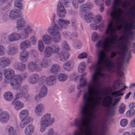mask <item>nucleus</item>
I'll list each match as a JSON object with an SVG mask.
<instances>
[{"mask_svg":"<svg viewBox=\"0 0 135 135\" xmlns=\"http://www.w3.org/2000/svg\"><path fill=\"white\" fill-rule=\"evenodd\" d=\"M109 24L105 32L107 36L109 37L105 38L103 41H99L97 43L98 47L102 46L107 51H110L114 46L115 41H121L118 47V50L117 52H112L110 55V59L114 57L117 54L116 58L112 61L106 57L105 51H100L99 53L97 63L89 67L91 70L93 69L95 72L93 74L92 81L88 84V91L85 93L83 96V101L84 104H81L80 108H98L97 106L100 105V101L102 98L100 95L102 91L100 90L98 85L100 82V78L104 79L107 78V75L103 73L105 69L108 71H114L118 70L121 66V64L126 55L131 56V42L132 40L128 36L124 34L118 39L117 35L115 34L119 30L117 29L114 32V30L111 32L109 29Z\"/></svg>","mask_w":135,"mask_h":135,"instance_id":"f257e3e1","label":"nucleus"},{"mask_svg":"<svg viewBox=\"0 0 135 135\" xmlns=\"http://www.w3.org/2000/svg\"><path fill=\"white\" fill-rule=\"evenodd\" d=\"M57 22L58 24L55 23L53 26L49 27L47 29L48 33L54 36L53 42L56 44L59 43L61 39V35L58 30H62L63 28L66 29L67 25L70 23L68 20L61 18L59 19Z\"/></svg>","mask_w":135,"mask_h":135,"instance_id":"f03ea898","label":"nucleus"},{"mask_svg":"<svg viewBox=\"0 0 135 135\" xmlns=\"http://www.w3.org/2000/svg\"><path fill=\"white\" fill-rule=\"evenodd\" d=\"M4 73V76L7 79H12L10 84L12 89H17L20 87L22 81V79L21 75H14V71L10 68L6 69Z\"/></svg>","mask_w":135,"mask_h":135,"instance_id":"7ed1b4c3","label":"nucleus"},{"mask_svg":"<svg viewBox=\"0 0 135 135\" xmlns=\"http://www.w3.org/2000/svg\"><path fill=\"white\" fill-rule=\"evenodd\" d=\"M54 121V118L51 117L50 113H46L41 118L39 122L40 132L42 133L44 132L46 128L51 126Z\"/></svg>","mask_w":135,"mask_h":135,"instance_id":"20e7f679","label":"nucleus"},{"mask_svg":"<svg viewBox=\"0 0 135 135\" xmlns=\"http://www.w3.org/2000/svg\"><path fill=\"white\" fill-rule=\"evenodd\" d=\"M112 98L107 96L103 98L102 102L103 107L108 108V113L111 115H112L114 112V106L116 104V103H112Z\"/></svg>","mask_w":135,"mask_h":135,"instance_id":"39448f33","label":"nucleus"},{"mask_svg":"<svg viewBox=\"0 0 135 135\" xmlns=\"http://www.w3.org/2000/svg\"><path fill=\"white\" fill-rule=\"evenodd\" d=\"M131 2L128 0H114L112 6L113 11L110 15L112 17L117 12L118 9L120 6L125 9L127 8L130 5Z\"/></svg>","mask_w":135,"mask_h":135,"instance_id":"423d86ee","label":"nucleus"},{"mask_svg":"<svg viewBox=\"0 0 135 135\" xmlns=\"http://www.w3.org/2000/svg\"><path fill=\"white\" fill-rule=\"evenodd\" d=\"M75 129L73 135H93V132L91 128H78Z\"/></svg>","mask_w":135,"mask_h":135,"instance_id":"0eeeda50","label":"nucleus"},{"mask_svg":"<svg viewBox=\"0 0 135 135\" xmlns=\"http://www.w3.org/2000/svg\"><path fill=\"white\" fill-rule=\"evenodd\" d=\"M18 50V47L16 44H9L7 47V53L9 55L13 56L17 52Z\"/></svg>","mask_w":135,"mask_h":135,"instance_id":"6e6552de","label":"nucleus"},{"mask_svg":"<svg viewBox=\"0 0 135 135\" xmlns=\"http://www.w3.org/2000/svg\"><path fill=\"white\" fill-rule=\"evenodd\" d=\"M45 106L44 104L40 103L36 106L35 109V113L38 117H40L43 114V112L45 110Z\"/></svg>","mask_w":135,"mask_h":135,"instance_id":"1a4fd4ad","label":"nucleus"},{"mask_svg":"<svg viewBox=\"0 0 135 135\" xmlns=\"http://www.w3.org/2000/svg\"><path fill=\"white\" fill-rule=\"evenodd\" d=\"M29 33L35 34V32L31 25H27L25 28L21 32V35L25 38H27L28 36Z\"/></svg>","mask_w":135,"mask_h":135,"instance_id":"9d476101","label":"nucleus"},{"mask_svg":"<svg viewBox=\"0 0 135 135\" xmlns=\"http://www.w3.org/2000/svg\"><path fill=\"white\" fill-rule=\"evenodd\" d=\"M38 65V64L36 62L31 61L27 65V69L29 71L31 72L40 71L41 69L39 68Z\"/></svg>","mask_w":135,"mask_h":135,"instance_id":"9b49d317","label":"nucleus"},{"mask_svg":"<svg viewBox=\"0 0 135 135\" xmlns=\"http://www.w3.org/2000/svg\"><path fill=\"white\" fill-rule=\"evenodd\" d=\"M21 15V11L19 9H12L9 12V18L12 20L18 18Z\"/></svg>","mask_w":135,"mask_h":135,"instance_id":"f8f14e48","label":"nucleus"},{"mask_svg":"<svg viewBox=\"0 0 135 135\" xmlns=\"http://www.w3.org/2000/svg\"><path fill=\"white\" fill-rule=\"evenodd\" d=\"M10 115L9 113L6 111L2 112L0 113V122L2 124L7 123L9 120Z\"/></svg>","mask_w":135,"mask_h":135,"instance_id":"ddd939ff","label":"nucleus"},{"mask_svg":"<svg viewBox=\"0 0 135 135\" xmlns=\"http://www.w3.org/2000/svg\"><path fill=\"white\" fill-rule=\"evenodd\" d=\"M40 79L39 75L37 73H33L28 78V82L30 84L34 85L37 83Z\"/></svg>","mask_w":135,"mask_h":135,"instance_id":"4468645a","label":"nucleus"},{"mask_svg":"<svg viewBox=\"0 0 135 135\" xmlns=\"http://www.w3.org/2000/svg\"><path fill=\"white\" fill-rule=\"evenodd\" d=\"M57 15L61 18H64L67 12L64 6L57 5L56 10Z\"/></svg>","mask_w":135,"mask_h":135,"instance_id":"2eb2a0df","label":"nucleus"},{"mask_svg":"<svg viewBox=\"0 0 135 135\" xmlns=\"http://www.w3.org/2000/svg\"><path fill=\"white\" fill-rule=\"evenodd\" d=\"M11 63V60L9 58L6 57L0 58V67L5 68L9 66Z\"/></svg>","mask_w":135,"mask_h":135,"instance_id":"dca6fc26","label":"nucleus"},{"mask_svg":"<svg viewBox=\"0 0 135 135\" xmlns=\"http://www.w3.org/2000/svg\"><path fill=\"white\" fill-rule=\"evenodd\" d=\"M28 52L25 50H23L21 51L19 55L20 60L23 62H26L28 60Z\"/></svg>","mask_w":135,"mask_h":135,"instance_id":"f3484780","label":"nucleus"},{"mask_svg":"<svg viewBox=\"0 0 135 135\" xmlns=\"http://www.w3.org/2000/svg\"><path fill=\"white\" fill-rule=\"evenodd\" d=\"M31 42L29 40H27L22 42L20 43L19 47L21 50H24L27 48L31 47Z\"/></svg>","mask_w":135,"mask_h":135,"instance_id":"a211bd4d","label":"nucleus"},{"mask_svg":"<svg viewBox=\"0 0 135 135\" xmlns=\"http://www.w3.org/2000/svg\"><path fill=\"white\" fill-rule=\"evenodd\" d=\"M74 62L73 60H71L64 64L63 66L64 70L68 71L71 70L74 66Z\"/></svg>","mask_w":135,"mask_h":135,"instance_id":"6ab92c4d","label":"nucleus"},{"mask_svg":"<svg viewBox=\"0 0 135 135\" xmlns=\"http://www.w3.org/2000/svg\"><path fill=\"white\" fill-rule=\"evenodd\" d=\"M13 66L15 69L20 71H24L26 68V65L21 62H16Z\"/></svg>","mask_w":135,"mask_h":135,"instance_id":"aec40b11","label":"nucleus"},{"mask_svg":"<svg viewBox=\"0 0 135 135\" xmlns=\"http://www.w3.org/2000/svg\"><path fill=\"white\" fill-rule=\"evenodd\" d=\"M9 41H18L21 38V34L18 33L14 32L10 34L8 36Z\"/></svg>","mask_w":135,"mask_h":135,"instance_id":"412c9836","label":"nucleus"},{"mask_svg":"<svg viewBox=\"0 0 135 135\" xmlns=\"http://www.w3.org/2000/svg\"><path fill=\"white\" fill-rule=\"evenodd\" d=\"M46 81L47 85L52 86L56 83V78L54 75H51L46 78Z\"/></svg>","mask_w":135,"mask_h":135,"instance_id":"4be33fe9","label":"nucleus"},{"mask_svg":"<svg viewBox=\"0 0 135 135\" xmlns=\"http://www.w3.org/2000/svg\"><path fill=\"white\" fill-rule=\"evenodd\" d=\"M25 25L24 20L21 18L18 20L17 21L16 27L18 30H21L25 27Z\"/></svg>","mask_w":135,"mask_h":135,"instance_id":"5701e85b","label":"nucleus"},{"mask_svg":"<svg viewBox=\"0 0 135 135\" xmlns=\"http://www.w3.org/2000/svg\"><path fill=\"white\" fill-rule=\"evenodd\" d=\"M42 42L46 45L51 44L52 41L51 37L48 34H45L43 35L42 37Z\"/></svg>","mask_w":135,"mask_h":135,"instance_id":"b1692460","label":"nucleus"},{"mask_svg":"<svg viewBox=\"0 0 135 135\" xmlns=\"http://www.w3.org/2000/svg\"><path fill=\"white\" fill-rule=\"evenodd\" d=\"M124 83L122 80L120 79H118L113 83L112 87L114 89H118L122 87Z\"/></svg>","mask_w":135,"mask_h":135,"instance_id":"393cba45","label":"nucleus"},{"mask_svg":"<svg viewBox=\"0 0 135 135\" xmlns=\"http://www.w3.org/2000/svg\"><path fill=\"white\" fill-rule=\"evenodd\" d=\"M127 88V87L126 85H124L119 90L112 92V94L116 97L122 96L124 93L123 91L125 90Z\"/></svg>","mask_w":135,"mask_h":135,"instance_id":"a878e982","label":"nucleus"},{"mask_svg":"<svg viewBox=\"0 0 135 135\" xmlns=\"http://www.w3.org/2000/svg\"><path fill=\"white\" fill-rule=\"evenodd\" d=\"M60 69V66L58 64H55L52 65L50 69V72L53 74H57L59 72Z\"/></svg>","mask_w":135,"mask_h":135,"instance_id":"bb28decb","label":"nucleus"},{"mask_svg":"<svg viewBox=\"0 0 135 135\" xmlns=\"http://www.w3.org/2000/svg\"><path fill=\"white\" fill-rule=\"evenodd\" d=\"M48 92V89L47 87L44 85L41 88L39 93V95L40 98H44L47 94Z\"/></svg>","mask_w":135,"mask_h":135,"instance_id":"cd10ccee","label":"nucleus"},{"mask_svg":"<svg viewBox=\"0 0 135 135\" xmlns=\"http://www.w3.org/2000/svg\"><path fill=\"white\" fill-rule=\"evenodd\" d=\"M69 54L67 52H62L59 54L58 56L60 60L62 62L65 61L69 58Z\"/></svg>","mask_w":135,"mask_h":135,"instance_id":"c85d7f7f","label":"nucleus"},{"mask_svg":"<svg viewBox=\"0 0 135 135\" xmlns=\"http://www.w3.org/2000/svg\"><path fill=\"white\" fill-rule=\"evenodd\" d=\"M44 55L46 57H49L52 55V47L49 46L46 47L44 52Z\"/></svg>","mask_w":135,"mask_h":135,"instance_id":"c756f323","label":"nucleus"},{"mask_svg":"<svg viewBox=\"0 0 135 135\" xmlns=\"http://www.w3.org/2000/svg\"><path fill=\"white\" fill-rule=\"evenodd\" d=\"M29 113L27 109H24L21 110L19 113L20 119H26L31 118L28 117Z\"/></svg>","mask_w":135,"mask_h":135,"instance_id":"7c9ffc66","label":"nucleus"},{"mask_svg":"<svg viewBox=\"0 0 135 135\" xmlns=\"http://www.w3.org/2000/svg\"><path fill=\"white\" fill-rule=\"evenodd\" d=\"M34 126L30 124L27 126L25 130V133L26 135H30L32 134L34 131Z\"/></svg>","mask_w":135,"mask_h":135,"instance_id":"2f4dec72","label":"nucleus"},{"mask_svg":"<svg viewBox=\"0 0 135 135\" xmlns=\"http://www.w3.org/2000/svg\"><path fill=\"white\" fill-rule=\"evenodd\" d=\"M84 18L86 22L88 23L91 22L93 19V14L91 13L87 12L84 14Z\"/></svg>","mask_w":135,"mask_h":135,"instance_id":"473e14b6","label":"nucleus"},{"mask_svg":"<svg viewBox=\"0 0 135 135\" xmlns=\"http://www.w3.org/2000/svg\"><path fill=\"white\" fill-rule=\"evenodd\" d=\"M31 118L26 119H20L21 122L20 123V126L21 128H23L29 123L31 120Z\"/></svg>","mask_w":135,"mask_h":135,"instance_id":"72a5a7b5","label":"nucleus"},{"mask_svg":"<svg viewBox=\"0 0 135 135\" xmlns=\"http://www.w3.org/2000/svg\"><path fill=\"white\" fill-rule=\"evenodd\" d=\"M71 4L70 0H61V1L59 2L57 5L67 8L70 7Z\"/></svg>","mask_w":135,"mask_h":135,"instance_id":"f704fd0d","label":"nucleus"},{"mask_svg":"<svg viewBox=\"0 0 135 135\" xmlns=\"http://www.w3.org/2000/svg\"><path fill=\"white\" fill-rule=\"evenodd\" d=\"M24 106V104L20 101H17L15 102L14 108L17 110H20L23 108Z\"/></svg>","mask_w":135,"mask_h":135,"instance_id":"c9c22d12","label":"nucleus"},{"mask_svg":"<svg viewBox=\"0 0 135 135\" xmlns=\"http://www.w3.org/2000/svg\"><path fill=\"white\" fill-rule=\"evenodd\" d=\"M4 96L6 100L8 101H11L13 98V94L10 91H7L4 93Z\"/></svg>","mask_w":135,"mask_h":135,"instance_id":"e433bc0d","label":"nucleus"},{"mask_svg":"<svg viewBox=\"0 0 135 135\" xmlns=\"http://www.w3.org/2000/svg\"><path fill=\"white\" fill-rule=\"evenodd\" d=\"M86 64L84 62H81L79 64L78 68L79 72L80 73L84 71L86 69Z\"/></svg>","mask_w":135,"mask_h":135,"instance_id":"4c0bfd02","label":"nucleus"},{"mask_svg":"<svg viewBox=\"0 0 135 135\" xmlns=\"http://www.w3.org/2000/svg\"><path fill=\"white\" fill-rule=\"evenodd\" d=\"M68 78V76L65 74L63 73L59 74L58 76V79L61 82L65 81Z\"/></svg>","mask_w":135,"mask_h":135,"instance_id":"58836bf2","label":"nucleus"},{"mask_svg":"<svg viewBox=\"0 0 135 135\" xmlns=\"http://www.w3.org/2000/svg\"><path fill=\"white\" fill-rule=\"evenodd\" d=\"M14 3L15 7L20 9H22L23 2L22 0H16Z\"/></svg>","mask_w":135,"mask_h":135,"instance_id":"ea45409f","label":"nucleus"},{"mask_svg":"<svg viewBox=\"0 0 135 135\" xmlns=\"http://www.w3.org/2000/svg\"><path fill=\"white\" fill-rule=\"evenodd\" d=\"M71 1L73 7L76 9L78 8V7L77 3L81 4L84 2V0H71Z\"/></svg>","mask_w":135,"mask_h":135,"instance_id":"a19ab883","label":"nucleus"},{"mask_svg":"<svg viewBox=\"0 0 135 135\" xmlns=\"http://www.w3.org/2000/svg\"><path fill=\"white\" fill-rule=\"evenodd\" d=\"M80 80V85H78L76 87L78 89H79L81 87L85 86L86 84V79L85 78H81Z\"/></svg>","mask_w":135,"mask_h":135,"instance_id":"79ce46f5","label":"nucleus"},{"mask_svg":"<svg viewBox=\"0 0 135 135\" xmlns=\"http://www.w3.org/2000/svg\"><path fill=\"white\" fill-rule=\"evenodd\" d=\"M25 96V92L21 91L18 90V91L16 93L15 97L16 99L20 100L21 99Z\"/></svg>","mask_w":135,"mask_h":135,"instance_id":"37998d69","label":"nucleus"},{"mask_svg":"<svg viewBox=\"0 0 135 135\" xmlns=\"http://www.w3.org/2000/svg\"><path fill=\"white\" fill-rule=\"evenodd\" d=\"M52 49L53 53L55 54L58 53L60 50L59 45L55 44L52 45Z\"/></svg>","mask_w":135,"mask_h":135,"instance_id":"c03bdc74","label":"nucleus"},{"mask_svg":"<svg viewBox=\"0 0 135 135\" xmlns=\"http://www.w3.org/2000/svg\"><path fill=\"white\" fill-rule=\"evenodd\" d=\"M38 46L39 51L41 52H42L44 48V45L41 40L40 39L38 41Z\"/></svg>","mask_w":135,"mask_h":135,"instance_id":"a18cd8bd","label":"nucleus"},{"mask_svg":"<svg viewBox=\"0 0 135 135\" xmlns=\"http://www.w3.org/2000/svg\"><path fill=\"white\" fill-rule=\"evenodd\" d=\"M45 135H60L59 132L54 131V129L52 128H50L48 130L46 134Z\"/></svg>","mask_w":135,"mask_h":135,"instance_id":"49530a36","label":"nucleus"},{"mask_svg":"<svg viewBox=\"0 0 135 135\" xmlns=\"http://www.w3.org/2000/svg\"><path fill=\"white\" fill-rule=\"evenodd\" d=\"M9 18L8 13L6 12L3 15L2 20L0 19V22H2L3 21L4 22H7L8 21Z\"/></svg>","mask_w":135,"mask_h":135,"instance_id":"de8ad7c7","label":"nucleus"},{"mask_svg":"<svg viewBox=\"0 0 135 135\" xmlns=\"http://www.w3.org/2000/svg\"><path fill=\"white\" fill-rule=\"evenodd\" d=\"M49 60L44 58L42 60L41 65L42 67L47 68L49 66Z\"/></svg>","mask_w":135,"mask_h":135,"instance_id":"09e8293b","label":"nucleus"},{"mask_svg":"<svg viewBox=\"0 0 135 135\" xmlns=\"http://www.w3.org/2000/svg\"><path fill=\"white\" fill-rule=\"evenodd\" d=\"M79 8L80 12L83 13L84 14L87 13L86 12L87 9L85 3L81 4L79 6Z\"/></svg>","mask_w":135,"mask_h":135,"instance_id":"8fccbe9b","label":"nucleus"},{"mask_svg":"<svg viewBox=\"0 0 135 135\" xmlns=\"http://www.w3.org/2000/svg\"><path fill=\"white\" fill-rule=\"evenodd\" d=\"M8 135H17L16 130L14 128L11 127L8 129Z\"/></svg>","mask_w":135,"mask_h":135,"instance_id":"3c124183","label":"nucleus"},{"mask_svg":"<svg viewBox=\"0 0 135 135\" xmlns=\"http://www.w3.org/2000/svg\"><path fill=\"white\" fill-rule=\"evenodd\" d=\"M94 21L96 23H98L101 21L102 18L101 16L100 15H97L94 18Z\"/></svg>","mask_w":135,"mask_h":135,"instance_id":"603ef678","label":"nucleus"},{"mask_svg":"<svg viewBox=\"0 0 135 135\" xmlns=\"http://www.w3.org/2000/svg\"><path fill=\"white\" fill-rule=\"evenodd\" d=\"M70 33L69 32L66 31H64L62 33V36L63 37L66 38H70V39H72L73 38L71 37H70Z\"/></svg>","mask_w":135,"mask_h":135,"instance_id":"864d4df0","label":"nucleus"},{"mask_svg":"<svg viewBox=\"0 0 135 135\" xmlns=\"http://www.w3.org/2000/svg\"><path fill=\"white\" fill-rule=\"evenodd\" d=\"M126 107L125 104L123 103H122L119 108V113L120 114L123 113L125 111Z\"/></svg>","mask_w":135,"mask_h":135,"instance_id":"5fc2aeb1","label":"nucleus"},{"mask_svg":"<svg viewBox=\"0 0 135 135\" xmlns=\"http://www.w3.org/2000/svg\"><path fill=\"white\" fill-rule=\"evenodd\" d=\"M135 112L134 109H130L126 112V115L128 117H132L134 115Z\"/></svg>","mask_w":135,"mask_h":135,"instance_id":"6e6d98bb","label":"nucleus"},{"mask_svg":"<svg viewBox=\"0 0 135 135\" xmlns=\"http://www.w3.org/2000/svg\"><path fill=\"white\" fill-rule=\"evenodd\" d=\"M120 67H121V66H120ZM120 68H121V67L118 70L116 71H113V72L112 71H112H108V72H109L111 73H114V72H117L118 75L120 78H121V79H122L124 77V74L123 72L122 71H119V70H120Z\"/></svg>","mask_w":135,"mask_h":135,"instance_id":"4d7b16f0","label":"nucleus"},{"mask_svg":"<svg viewBox=\"0 0 135 135\" xmlns=\"http://www.w3.org/2000/svg\"><path fill=\"white\" fill-rule=\"evenodd\" d=\"M74 46L75 48L79 49L81 47V44L80 41L77 40L74 42Z\"/></svg>","mask_w":135,"mask_h":135,"instance_id":"13d9d810","label":"nucleus"},{"mask_svg":"<svg viewBox=\"0 0 135 135\" xmlns=\"http://www.w3.org/2000/svg\"><path fill=\"white\" fill-rule=\"evenodd\" d=\"M6 52V48L2 45H0V56L4 55Z\"/></svg>","mask_w":135,"mask_h":135,"instance_id":"bf43d9fd","label":"nucleus"},{"mask_svg":"<svg viewBox=\"0 0 135 135\" xmlns=\"http://www.w3.org/2000/svg\"><path fill=\"white\" fill-rule=\"evenodd\" d=\"M87 54L86 52H83L79 54L78 56V58L79 59H82L86 58Z\"/></svg>","mask_w":135,"mask_h":135,"instance_id":"052dcab7","label":"nucleus"},{"mask_svg":"<svg viewBox=\"0 0 135 135\" xmlns=\"http://www.w3.org/2000/svg\"><path fill=\"white\" fill-rule=\"evenodd\" d=\"M121 125L123 127L126 126L128 123V120L125 119H123L121 120L120 122Z\"/></svg>","mask_w":135,"mask_h":135,"instance_id":"680f3d73","label":"nucleus"},{"mask_svg":"<svg viewBox=\"0 0 135 135\" xmlns=\"http://www.w3.org/2000/svg\"><path fill=\"white\" fill-rule=\"evenodd\" d=\"M62 44L63 47L65 49V50H69L70 48L69 46L65 41H64L62 43Z\"/></svg>","mask_w":135,"mask_h":135,"instance_id":"e2e57ef3","label":"nucleus"},{"mask_svg":"<svg viewBox=\"0 0 135 135\" xmlns=\"http://www.w3.org/2000/svg\"><path fill=\"white\" fill-rule=\"evenodd\" d=\"M98 35L96 32L93 33L92 35V40L94 41H97L98 38Z\"/></svg>","mask_w":135,"mask_h":135,"instance_id":"0e129e2a","label":"nucleus"},{"mask_svg":"<svg viewBox=\"0 0 135 135\" xmlns=\"http://www.w3.org/2000/svg\"><path fill=\"white\" fill-rule=\"evenodd\" d=\"M20 87L21 86H20V87L18 88V90L20 91H23L25 92L28 89V88L27 86L26 85L23 86L21 87L20 89H19Z\"/></svg>","mask_w":135,"mask_h":135,"instance_id":"69168bd1","label":"nucleus"},{"mask_svg":"<svg viewBox=\"0 0 135 135\" xmlns=\"http://www.w3.org/2000/svg\"><path fill=\"white\" fill-rule=\"evenodd\" d=\"M30 39L33 45H35L36 44L37 41L36 38L35 36H32L31 37Z\"/></svg>","mask_w":135,"mask_h":135,"instance_id":"338daca9","label":"nucleus"},{"mask_svg":"<svg viewBox=\"0 0 135 135\" xmlns=\"http://www.w3.org/2000/svg\"><path fill=\"white\" fill-rule=\"evenodd\" d=\"M95 4L99 6L103 5L104 0H94Z\"/></svg>","mask_w":135,"mask_h":135,"instance_id":"774afa93","label":"nucleus"}]
</instances>
